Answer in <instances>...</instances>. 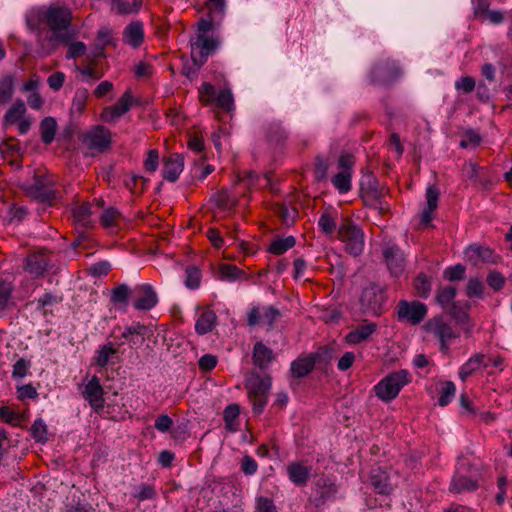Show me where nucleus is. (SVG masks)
Masks as SVG:
<instances>
[{"instance_id":"obj_39","label":"nucleus","mask_w":512,"mask_h":512,"mask_svg":"<svg viewBox=\"0 0 512 512\" xmlns=\"http://www.w3.org/2000/svg\"><path fill=\"white\" fill-rule=\"evenodd\" d=\"M478 487L475 480L462 475H455L452 479L450 489L453 492L461 493L465 491H474Z\"/></svg>"},{"instance_id":"obj_14","label":"nucleus","mask_w":512,"mask_h":512,"mask_svg":"<svg viewBox=\"0 0 512 512\" xmlns=\"http://www.w3.org/2000/svg\"><path fill=\"white\" fill-rule=\"evenodd\" d=\"M50 264V257L46 250L41 249L27 256L24 269L33 277H39Z\"/></svg>"},{"instance_id":"obj_27","label":"nucleus","mask_w":512,"mask_h":512,"mask_svg":"<svg viewBox=\"0 0 512 512\" xmlns=\"http://www.w3.org/2000/svg\"><path fill=\"white\" fill-rule=\"evenodd\" d=\"M376 328L375 323L359 325L345 336V340L349 344H359L366 341L376 331Z\"/></svg>"},{"instance_id":"obj_28","label":"nucleus","mask_w":512,"mask_h":512,"mask_svg":"<svg viewBox=\"0 0 512 512\" xmlns=\"http://www.w3.org/2000/svg\"><path fill=\"white\" fill-rule=\"evenodd\" d=\"M113 29L107 26L101 27L97 32L94 57H105L104 50L109 45H114Z\"/></svg>"},{"instance_id":"obj_59","label":"nucleus","mask_w":512,"mask_h":512,"mask_svg":"<svg viewBox=\"0 0 512 512\" xmlns=\"http://www.w3.org/2000/svg\"><path fill=\"white\" fill-rule=\"evenodd\" d=\"M28 211L24 206L13 205L9 209V223L20 222L26 218Z\"/></svg>"},{"instance_id":"obj_32","label":"nucleus","mask_w":512,"mask_h":512,"mask_svg":"<svg viewBox=\"0 0 512 512\" xmlns=\"http://www.w3.org/2000/svg\"><path fill=\"white\" fill-rule=\"evenodd\" d=\"M314 367L315 363L311 356L299 357L291 364V374L295 378H302L308 375Z\"/></svg>"},{"instance_id":"obj_4","label":"nucleus","mask_w":512,"mask_h":512,"mask_svg":"<svg viewBox=\"0 0 512 512\" xmlns=\"http://www.w3.org/2000/svg\"><path fill=\"white\" fill-rule=\"evenodd\" d=\"M409 381V373L406 370L393 372L375 386L376 395L383 401H391Z\"/></svg>"},{"instance_id":"obj_19","label":"nucleus","mask_w":512,"mask_h":512,"mask_svg":"<svg viewBox=\"0 0 512 512\" xmlns=\"http://www.w3.org/2000/svg\"><path fill=\"white\" fill-rule=\"evenodd\" d=\"M468 302L466 300L458 299L449 310L455 319L456 323L459 324L464 333L469 336L473 330V323L470 321L467 310Z\"/></svg>"},{"instance_id":"obj_41","label":"nucleus","mask_w":512,"mask_h":512,"mask_svg":"<svg viewBox=\"0 0 512 512\" xmlns=\"http://www.w3.org/2000/svg\"><path fill=\"white\" fill-rule=\"evenodd\" d=\"M296 244L293 236L275 239L269 246L268 251L274 255H282Z\"/></svg>"},{"instance_id":"obj_49","label":"nucleus","mask_w":512,"mask_h":512,"mask_svg":"<svg viewBox=\"0 0 512 512\" xmlns=\"http://www.w3.org/2000/svg\"><path fill=\"white\" fill-rule=\"evenodd\" d=\"M456 393V387L453 382L446 381L442 384L440 397L438 403L440 406L444 407L448 405L451 400L454 398Z\"/></svg>"},{"instance_id":"obj_31","label":"nucleus","mask_w":512,"mask_h":512,"mask_svg":"<svg viewBox=\"0 0 512 512\" xmlns=\"http://www.w3.org/2000/svg\"><path fill=\"white\" fill-rule=\"evenodd\" d=\"M217 316L211 310L204 311L196 321L195 330L199 335L211 332L216 325Z\"/></svg>"},{"instance_id":"obj_23","label":"nucleus","mask_w":512,"mask_h":512,"mask_svg":"<svg viewBox=\"0 0 512 512\" xmlns=\"http://www.w3.org/2000/svg\"><path fill=\"white\" fill-rule=\"evenodd\" d=\"M439 190L435 186H429L426 190L427 207L420 215V223L427 226L433 219L432 213L437 208Z\"/></svg>"},{"instance_id":"obj_6","label":"nucleus","mask_w":512,"mask_h":512,"mask_svg":"<svg viewBox=\"0 0 512 512\" xmlns=\"http://www.w3.org/2000/svg\"><path fill=\"white\" fill-rule=\"evenodd\" d=\"M338 238L345 243V249L353 256H358L364 248V234L362 230L352 224L345 222L338 228Z\"/></svg>"},{"instance_id":"obj_10","label":"nucleus","mask_w":512,"mask_h":512,"mask_svg":"<svg viewBox=\"0 0 512 512\" xmlns=\"http://www.w3.org/2000/svg\"><path fill=\"white\" fill-rule=\"evenodd\" d=\"M383 257L388 270L394 276H399L405 269L404 252L395 244H387L383 248Z\"/></svg>"},{"instance_id":"obj_2","label":"nucleus","mask_w":512,"mask_h":512,"mask_svg":"<svg viewBox=\"0 0 512 512\" xmlns=\"http://www.w3.org/2000/svg\"><path fill=\"white\" fill-rule=\"evenodd\" d=\"M423 329L428 336L439 341L440 350L443 353H447L452 340L459 337V332L452 327L449 321L441 316H435L429 319L424 324Z\"/></svg>"},{"instance_id":"obj_57","label":"nucleus","mask_w":512,"mask_h":512,"mask_svg":"<svg viewBox=\"0 0 512 512\" xmlns=\"http://www.w3.org/2000/svg\"><path fill=\"white\" fill-rule=\"evenodd\" d=\"M145 333H146V327L143 324L136 322L130 326L125 327V329L122 333V338L127 339L130 336H140L141 341H143Z\"/></svg>"},{"instance_id":"obj_44","label":"nucleus","mask_w":512,"mask_h":512,"mask_svg":"<svg viewBox=\"0 0 512 512\" xmlns=\"http://www.w3.org/2000/svg\"><path fill=\"white\" fill-rule=\"evenodd\" d=\"M352 172L339 171L333 178L332 183L340 193H346L351 189Z\"/></svg>"},{"instance_id":"obj_37","label":"nucleus","mask_w":512,"mask_h":512,"mask_svg":"<svg viewBox=\"0 0 512 512\" xmlns=\"http://www.w3.org/2000/svg\"><path fill=\"white\" fill-rule=\"evenodd\" d=\"M310 356L315 363V367L326 370L333 359V349L330 347H321Z\"/></svg>"},{"instance_id":"obj_26","label":"nucleus","mask_w":512,"mask_h":512,"mask_svg":"<svg viewBox=\"0 0 512 512\" xmlns=\"http://www.w3.org/2000/svg\"><path fill=\"white\" fill-rule=\"evenodd\" d=\"M370 484L379 494L389 495L393 491L388 474L379 468L371 471Z\"/></svg>"},{"instance_id":"obj_25","label":"nucleus","mask_w":512,"mask_h":512,"mask_svg":"<svg viewBox=\"0 0 512 512\" xmlns=\"http://www.w3.org/2000/svg\"><path fill=\"white\" fill-rule=\"evenodd\" d=\"M287 474L295 485L303 486L310 478L311 468L301 462H293L287 466Z\"/></svg>"},{"instance_id":"obj_42","label":"nucleus","mask_w":512,"mask_h":512,"mask_svg":"<svg viewBox=\"0 0 512 512\" xmlns=\"http://www.w3.org/2000/svg\"><path fill=\"white\" fill-rule=\"evenodd\" d=\"M212 201L221 210L231 209L235 204L236 200L227 190H220L212 196Z\"/></svg>"},{"instance_id":"obj_48","label":"nucleus","mask_w":512,"mask_h":512,"mask_svg":"<svg viewBox=\"0 0 512 512\" xmlns=\"http://www.w3.org/2000/svg\"><path fill=\"white\" fill-rule=\"evenodd\" d=\"M32 438L39 443H45L48 440L47 426L42 419L34 421L30 428Z\"/></svg>"},{"instance_id":"obj_1","label":"nucleus","mask_w":512,"mask_h":512,"mask_svg":"<svg viewBox=\"0 0 512 512\" xmlns=\"http://www.w3.org/2000/svg\"><path fill=\"white\" fill-rule=\"evenodd\" d=\"M26 24L38 37L55 42L63 37L64 7L60 4L31 8Z\"/></svg>"},{"instance_id":"obj_55","label":"nucleus","mask_w":512,"mask_h":512,"mask_svg":"<svg viewBox=\"0 0 512 512\" xmlns=\"http://www.w3.org/2000/svg\"><path fill=\"white\" fill-rule=\"evenodd\" d=\"M116 352H117V350L115 348H113V346L111 344L103 346L99 350L98 356L96 358L97 365H99L100 367L106 366L108 364V362L110 361V358L113 355H115Z\"/></svg>"},{"instance_id":"obj_29","label":"nucleus","mask_w":512,"mask_h":512,"mask_svg":"<svg viewBox=\"0 0 512 512\" xmlns=\"http://www.w3.org/2000/svg\"><path fill=\"white\" fill-rule=\"evenodd\" d=\"M88 99V91L86 89H79L76 91L70 109V120L73 124L83 113Z\"/></svg>"},{"instance_id":"obj_51","label":"nucleus","mask_w":512,"mask_h":512,"mask_svg":"<svg viewBox=\"0 0 512 512\" xmlns=\"http://www.w3.org/2000/svg\"><path fill=\"white\" fill-rule=\"evenodd\" d=\"M223 18L214 17L208 12L207 18H201L198 23L199 34L206 35V33L210 30L215 29L221 23Z\"/></svg>"},{"instance_id":"obj_13","label":"nucleus","mask_w":512,"mask_h":512,"mask_svg":"<svg viewBox=\"0 0 512 512\" xmlns=\"http://www.w3.org/2000/svg\"><path fill=\"white\" fill-rule=\"evenodd\" d=\"M132 102L133 95L130 90H126L116 104L103 109L101 113L102 119L106 122L115 121L131 108Z\"/></svg>"},{"instance_id":"obj_24","label":"nucleus","mask_w":512,"mask_h":512,"mask_svg":"<svg viewBox=\"0 0 512 512\" xmlns=\"http://www.w3.org/2000/svg\"><path fill=\"white\" fill-rule=\"evenodd\" d=\"M215 278L223 281H233L239 279L244 275L236 265L230 263H219L216 266H211Z\"/></svg>"},{"instance_id":"obj_36","label":"nucleus","mask_w":512,"mask_h":512,"mask_svg":"<svg viewBox=\"0 0 512 512\" xmlns=\"http://www.w3.org/2000/svg\"><path fill=\"white\" fill-rule=\"evenodd\" d=\"M0 419L14 427H20L26 421V416L8 406L0 407Z\"/></svg>"},{"instance_id":"obj_46","label":"nucleus","mask_w":512,"mask_h":512,"mask_svg":"<svg viewBox=\"0 0 512 512\" xmlns=\"http://www.w3.org/2000/svg\"><path fill=\"white\" fill-rule=\"evenodd\" d=\"M0 152L5 157H15L20 155L21 147L19 141L12 137L7 138L0 144Z\"/></svg>"},{"instance_id":"obj_40","label":"nucleus","mask_w":512,"mask_h":512,"mask_svg":"<svg viewBox=\"0 0 512 512\" xmlns=\"http://www.w3.org/2000/svg\"><path fill=\"white\" fill-rule=\"evenodd\" d=\"M316 485L321 487V491H319L315 497L316 506L324 504L327 499L332 497L337 491L336 486L326 479H319Z\"/></svg>"},{"instance_id":"obj_43","label":"nucleus","mask_w":512,"mask_h":512,"mask_svg":"<svg viewBox=\"0 0 512 512\" xmlns=\"http://www.w3.org/2000/svg\"><path fill=\"white\" fill-rule=\"evenodd\" d=\"M157 295L153 290H145V292L136 299L134 306L138 310H150L157 303Z\"/></svg>"},{"instance_id":"obj_8","label":"nucleus","mask_w":512,"mask_h":512,"mask_svg":"<svg viewBox=\"0 0 512 512\" xmlns=\"http://www.w3.org/2000/svg\"><path fill=\"white\" fill-rule=\"evenodd\" d=\"M26 193L41 202L50 203L54 198V191L49 185V180L45 176L35 175L31 182L23 184Z\"/></svg>"},{"instance_id":"obj_53","label":"nucleus","mask_w":512,"mask_h":512,"mask_svg":"<svg viewBox=\"0 0 512 512\" xmlns=\"http://www.w3.org/2000/svg\"><path fill=\"white\" fill-rule=\"evenodd\" d=\"M199 98L200 101L205 105L214 103L216 98L214 87L210 83H203L199 90Z\"/></svg>"},{"instance_id":"obj_45","label":"nucleus","mask_w":512,"mask_h":512,"mask_svg":"<svg viewBox=\"0 0 512 512\" xmlns=\"http://www.w3.org/2000/svg\"><path fill=\"white\" fill-rule=\"evenodd\" d=\"M457 290H438L436 301L443 309L450 310L455 302L458 300Z\"/></svg>"},{"instance_id":"obj_16","label":"nucleus","mask_w":512,"mask_h":512,"mask_svg":"<svg viewBox=\"0 0 512 512\" xmlns=\"http://www.w3.org/2000/svg\"><path fill=\"white\" fill-rule=\"evenodd\" d=\"M360 302L364 312L379 315L384 302L383 290H363Z\"/></svg>"},{"instance_id":"obj_15","label":"nucleus","mask_w":512,"mask_h":512,"mask_svg":"<svg viewBox=\"0 0 512 512\" xmlns=\"http://www.w3.org/2000/svg\"><path fill=\"white\" fill-rule=\"evenodd\" d=\"M279 316L280 312L274 307L253 308L248 314V324H260L271 328Z\"/></svg>"},{"instance_id":"obj_11","label":"nucleus","mask_w":512,"mask_h":512,"mask_svg":"<svg viewBox=\"0 0 512 512\" xmlns=\"http://www.w3.org/2000/svg\"><path fill=\"white\" fill-rule=\"evenodd\" d=\"M82 141L87 147L91 149L104 151L110 145L111 135L106 128L97 126L89 132L83 134Z\"/></svg>"},{"instance_id":"obj_9","label":"nucleus","mask_w":512,"mask_h":512,"mask_svg":"<svg viewBox=\"0 0 512 512\" xmlns=\"http://www.w3.org/2000/svg\"><path fill=\"white\" fill-rule=\"evenodd\" d=\"M427 308L423 303L400 301L398 304L399 319L407 320L413 325L419 324L426 316Z\"/></svg>"},{"instance_id":"obj_63","label":"nucleus","mask_w":512,"mask_h":512,"mask_svg":"<svg viewBox=\"0 0 512 512\" xmlns=\"http://www.w3.org/2000/svg\"><path fill=\"white\" fill-rule=\"evenodd\" d=\"M480 141L481 138L478 133H476L475 131H468L464 135V138L461 140L460 146L462 148L476 147L477 145H479Z\"/></svg>"},{"instance_id":"obj_22","label":"nucleus","mask_w":512,"mask_h":512,"mask_svg":"<svg viewBox=\"0 0 512 512\" xmlns=\"http://www.w3.org/2000/svg\"><path fill=\"white\" fill-rule=\"evenodd\" d=\"M144 40V26L140 21H133L123 30V41L133 48H138Z\"/></svg>"},{"instance_id":"obj_18","label":"nucleus","mask_w":512,"mask_h":512,"mask_svg":"<svg viewBox=\"0 0 512 512\" xmlns=\"http://www.w3.org/2000/svg\"><path fill=\"white\" fill-rule=\"evenodd\" d=\"M71 19V13L66 11V57L78 58L85 55L87 47L83 42L72 39L74 30L70 24Z\"/></svg>"},{"instance_id":"obj_17","label":"nucleus","mask_w":512,"mask_h":512,"mask_svg":"<svg viewBox=\"0 0 512 512\" xmlns=\"http://www.w3.org/2000/svg\"><path fill=\"white\" fill-rule=\"evenodd\" d=\"M83 395L90 403L91 407L96 411L104 406L103 389L100 385L98 377L93 376L91 380L85 385Z\"/></svg>"},{"instance_id":"obj_3","label":"nucleus","mask_w":512,"mask_h":512,"mask_svg":"<svg viewBox=\"0 0 512 512\" xmlns=\"http://www.w3.org/2000/svg\"><path fill=\"white\" fill-rule=\"evenodd\" d=\"M271 377L253 374L246 382L248 397L253 406L255 414H261L268 402V395L271 389Z\"/></svg>"},{"instance_id":"obj_7","label":"nucleus","mask_w":512,"mask_h":512,"mask_svg":"<svg viewBox=\"0 0 512 512\" xmlns=\"http://www.w3.org/2000/svg\"><path fill=\"white\" fill-rule=\"evenodd\" d=\"M220 40L203 34H198L191 45V54L195 64L201 66L207 57L220 47Z\"/></svg>"},{"instance_id":"obj_35","label":"nucleus","mask_w":512,"mask_h":512,"mask_svg":"<svg viewBox=\"0 0 512 512\" xmlns=\"http://www.w3.org/2000/svg\"><path fill=\"white\" fill-rule=\"evenodd\" d=\"M90 206L83 203L72 210V217L77 228H87L91 224L90 220Z\"/></svg>"},{"instance_id":"obj_21","label":"nucleus","mask_w":512,"mask_h":512,"mask_svg":"<svg viewBox=\"0 0 512 512\" xmlns=\"http://www.w3.org/2000/svg\"><path fill=\"white\" fill-rule=\"evenodd\" d=\"M184 167V159L178 154L174 153L169 155L164 160V167L162 170L163 178L167 181L174 182L177 180Z\"/></svg>"},{"instance_id":"obj_38","label":"nucleus","mask_w":512,"mask_h":512,"mask_svg":"<svg viewBox=\"0 0 512 512\" xmlns=\"http://www.w3.org/2000/svg\"><path fill=\"white\" fill-rule=\"evenodd\" d=\"M57 123L54 118L46 117L40 124L41 140L44 144H51L55 138Z\"/></svg>"},{"instance_id":"obj_12","label":"nucleus","mask_w":512,"mask_h":512,"mask_svg":"<svg viewBox=\"0 0 512 512\" xmlns=\"http://www.w3.org/2000/svg\"><path fill=\"white\" fill-rule=\"evenodd\" d=\"M464 258L466 262L476 267L484 263L496 262V256L489 247L477 244H472L465 249Z\"/></svg>"},{"instance_id":"obj_62","label":"nucleus","mask_w":512,"mask_h":512,"mask_svg":"<svg viewBox=\"0 0 512 512\" xmlns=\"http://www.w3.org/2000/svg\"><path fill=\"white\" fill-rule=\"evenodd\" d=\"M240 413V408L237 404L228 405L224 410V420L226 426L230 427L232 423L237 419Z\"/></svg>"},{"instance_id":"obj_56","label":"nucleus","mask_w":512,"mask_h":512,"mask_svg":"<svg viewBox=\"0 0 512 512\" xmlns=\"http://www.w3.org/2000/svg\"><path fill=\"white\" fill-rule=\"evenodd\" d=\"M318 226L325 234H332L336 229L335 218L329 213H324L319 218Z\"/></svg>"},{"instance_id":"obj_33","label":"nucleus","mask_w":512,"mask_h":512,"mask_svg":"<svg viewBox=\"0 0 512 512\" xmlns=\"http://www.w3.org/2000/svg\"><path fill=\"white\" fill-rule=\"evenodd\" d=\"M485 358L484 354H476L464 363L459 371L461 380L465 381L473 372L479 370L482 366H486Z\"/></svg>"},{"instance_id":"obj_47","label":"nucleus","mask_w":512,"mask_h":512,"mask_svg":"<svg viewBox=\"0 0 512 512\" xmlns=\"http://www.w3.org/2000/svg\"><path fill=\"white\" fill-rule=\"evenodd\" d=\"M217 106L227 112H230L234 108V98L232 95L231 90L229 89H222L219 91V93L216 95L215 101Z\"/></svg>"},{"instance_id":"obj_58","label":"nucleus","mask_w":512,"mask_h":512,"mask_svg":"<svg viewBox=\"0 0 512 512\" xmlns=\"http://www.w3.org/2000/svg\"><path fill=\"white\" fill-rule=\"evenodd\" d=\"M443 275L449 281L460 280L465 275V267L462 264H457V265L448 267L444 270Z\"/></svg>"},{"instance_id":"obj_60","label":"nucleus","mask_w":512,"mask_h":512,"mask_svg":"<svg viewBox=\"0 0 512 512\" xmlns=\"http://www.w3.org/2000/svg\"><path fill=\"white\" fill-rule=\"evenodd\" d=\"M112 9L119 15L135 14L136 11H132L131 2L128 0H113Z\"/></svg>"},{"instance_id":"obj_64","label":"nucleus","mask_w":512,"mask_h":512,"mask_svg":"<svg viewBox=\"0 0 512 512\" xmlns=\"http://www.w3.org/2000/svg\"><path fill=\"white\" fill-rule=\"evenodd\" d=\"M257 510L258 512H278L273 501L266 497H259L257 499Z\"/></svg>"},{"instance_id":"obj_52","label":"nucleus","mask_w":512,"mask_h":512,"mask_svg":"<svg viewBox=\"0 0 512 512\" xmlns=\"http://www.w3.org/2000/svg\"><path fill=\"white\" fill-rule=\"evenodd\" d=\"M201 283V271L196 266H189L186 269L185 284L188 288H196Z\"/></svg>"},{"instance_id":"obj_54","label":"nucleus","mask_w":512,"mask_h":512,"mask_svg":"<svg viewBox=\"0 0 512 512\" xmlns=\"http://www.w3.org/2000/svg\"><path fill=\"white\" fill-rule=\"evenodd\" d=\"M208 12L214 17L223 18L226 10V0H206Z\"/></svg>"},{"instance_id":"obj_61","label":"nucleus","mask_w":512,"mask_h":512,"mask_svg":"<svg viewBox=\"0 0 512 512\" xmlns=\"http://www.w3.org/2000/svg\"><path fill=\"white\" fill-rule=\"evenodd\" d=\"M487 284L491 288H500L506 284V278L496 270H491L487 276Z\"/></svg>"},{"instance_id":"obj_34","label":"nucleus","mask_w":512,"mask_h":512,"mask_svg":"<svg viewBox=\"0 0 512 512\" xmlns=\"http://www.w3.org/2000/svg\"><path fill=\"white\" fill-rule=\"evenodd\" d=\"M26 111V107L23 101H16L6 112L3 118V124L7 128L16 124Z\"/></svg>"},{"instance_id":"obj_50","label":"nucleus","mask_w":512,"mask_h":512,"mask_svg":"<svg viewBox=\"0 0 512 512\" xmlns=\"http://www.w3.org/2000/svg\"><path fill=\"white\" fill-rule=\"evenodd\" d=\"M13 79L5 77L0 81V104L8 103L13 95Z\"/></svg>"},{"instance_id":"obj_20","label":"nucleus","mask_w":512,"mask_h":512,"mask_svg":"<svg viewBox=\"0 0 512 512\" xmlns=\"http://www.w3.org/2000/svg\"><path fill=\"white\" fill-rule=\"evenodd\" d=\"M468 302L466 300L458 299L449 310L455 319L456 323L459 324L464 333L469 336L473 330V323L470 321L467 310Z\"/></svg>"},{"instance_id":"obj_5","label":"nucleus","mask_w":512,"mask_h":512,"mask_svg":"<svg viewBox=\"0 0 512 512\" xmlns=\"http://www.w3.org/2000/svg\"><path fill=\"white\" fill-rule=\"evenodd\" d=\"M401 71L396 61L389 58L373 64L370 70V81L374 85L387 86L400 77Z\"/></svg>"},{"instance_id":"obj_30","label":"nucleus","mask_w":512,"mask_h":512,"mask_svg":"<svg viewBox=\"0 0 512 512\" xmlns=\"http://www.w3.org/2000/svg\"><path fill=\"white\" fill-rule=\"evenodd\" d=\"M273 359V351L262 342H257L253 349V363L259 368H265Z\"/></svg>"}]
</instances>
